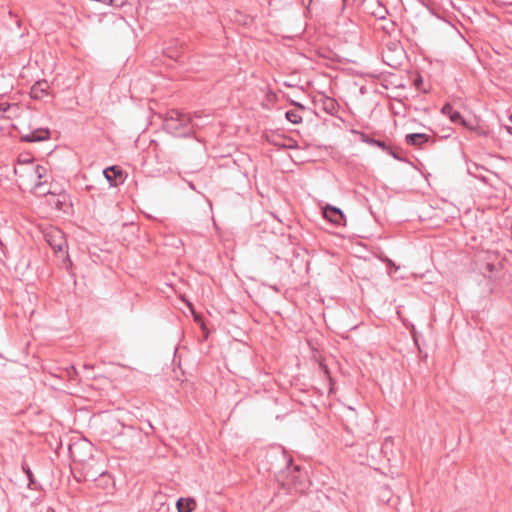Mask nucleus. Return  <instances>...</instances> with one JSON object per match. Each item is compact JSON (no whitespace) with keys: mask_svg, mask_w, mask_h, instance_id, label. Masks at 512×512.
Listing matches in <instances>:
<instances>
[{"mask_svg":"<svg viewBox=\"0 0 512 512\" xmlns=\"http://www.w3.org/2000/svg\"><path fill=\"white\" fill-rule=\"evenodd\" d=\"M163 126L168 133L176 137H186L194 131L192 115L176 109L167 112Z\"/></svg>","mask_w":512,"mask_h":512,"instance_id":"obj_1","label":"nucleus"},{"mask_svg":"<svg viewBox=\"0 0 512 512\" xmlns=\"http://www.w3.org/2000/svg\"><path fill=\"white\" fill-rule=\"evenodd\" d=\"M282 458L285 461L286 469L279 472L277 481L290 494L302 492L305 473L302 472L299 465H293L292 459L288 458L284 452L282 453Z\"/></svg>","mask_w":512,"mask_h":512,"instance_id":"obj_2","label":"nucleus"},{"mask_svg":"<svg viewBox=\"0 0 512 512\" xmlns=\"http://www.w3.org/2000/svg\"><path fill=\"white\" fill-rule=\"evenodd\" d=\"M93 452L94 446L86 439L77 440L69 444L68 447V453L72 461L81 465L83 469L91 466V462H95Z\"/></svg>","mask_w":512,"mask_h":512,"instance_id":"obj_3","label":"nucleus"},{"mask_svg":"<svg viewBox=\"0 0 512 512\" xmlns=\"http://www.w3.org/2000/svg\"><path fill=\"white\" fill-rule=\"evenodd\" d=\"M143 434L140 428L134 426H124L121 433L116 437V442L124 451H130L138 448L142 443Z\"/></svg>","mask_w":512,"mask_h":512,"instance_id":"obj_4","label":"nucleus"},{"mask_svg":"<svg viewBox=\"0 0 512 512\" xmlns=\"http://www.w3.org/2000/svg\"><path fill=\"white\" fill-rule=\"evenodd\" d=\"M44 237L49 246L57 253L62 252L67 246L63 232L58 228H49L45 231Z\"/></svg>","mask_w":512,"mask_h":512,"instance_id":"obj_5","label":"nucleus"},{"mask_svg":"<svg viewBox=\"0 0 512 512\" xmlns=\"http://www.w3.org/2000/svg\"><path fill=\"white\" fill-rule=\"evenodd\" d=\"M313 104L317 110L323 111L329 115H334L338 112L339 104L334 98L328 97L324 94H319L313 100Z\"/></svg>","mask_w":512,"mask_h":512,"instance_id":"obj_6","label":"nucleus"},{"mask_svg":"<svg viewBox=\"0 0 512 512\" xmlns=\"http://www.w3.org/2000/svg\"><path fill=\"white\" fill-rule=\"evenodd\" d=\"M51 132L49 128H33L27 132H20V140L22 142H41L50 139Z\"/></svg>","mask_w":512,"mask_h":512,"instance_id":"obj_7","label":"nucleus"},{"mask_svg":"<svg viewBox=\"0 0 512 512\" xmlns=\"http://www.w3.org/2000/svg\"><path fill=\"white\" fill-rule=\"evenodd\" d=\"M103 174L110 186L115 187L125 180L124 172L119 166H110L104 169Z\"/></svg>","mask_w":512,"mask_h":512,"instance_id":"obj_8","label":"nucleus"},{"mask_svg":"<svg viewBox=\"0 0 512 512\" xmlns=\"http://www.w3.org/2000/svg\"><path fill=\"white\" fill-rule=\"evenodd\" d=\"M323 215L328 221H330L336 226H342L345 223V215L337 207H333L330 205L326 206L323 209Z\"/></svg>","mask_w":512,"mask_h":512,"instance_id":"obj_9","label":"nucleus"},{"mask_svg":"<svg viewBox=\"0 0 512 512\" xmlns=\"http://www.w3.org/2000/svg\"><path fill=\"white\" fill-rule=\"evenodd\" d=\"M50 86L46 80L37 81L30 90V95L33 99L42 100L48 95Z\"/></svg>","mask_w":512,"mask_h":512,"instance_id":"obj_10","label":"nucleus"},{"mask_svg":"<svg viewBox=\"0 0 512 512\" xmlns=\"http://www.w3.org/2000/svg\"><path fill=\"white\" fill-rule=\"evenodd\" d=\"M441 112L443 115H446L449 117V119L453 122V123H459L461 124L462 126L466 127L467 126V122L466 120L462 117L461 113L454 110L453 109V106L450 104V103H446L443 105L442 109H441Z\"/></svg>","mask_w":512,"mask_h":512,"instance_id":"obj_11","label":"nucleus"},{"mask_svg":"<svg viewBox=\"0 0 512 512\" xmlns=\"http://www.w3.org/2000/svg\"><path fill=\"white\" fill-rule=\"evenodd\" d=\"M430 141V136L425 133H410L405 137V142L410 146L422 147L424 143Z\"/></svg>","mask_w":512,"mask_h":512,"instance_id":"obj_12","label":"nucleus"},{"mask_svg":"<svg viewBox=\"0 0 512 512\" xmlns=\"http://www.w3.org/2000/svg\"><path fill=\"white\" fill-rule=\"evenodd\" d=\"M83 480L84 481H95L98 476L104 475V470L100 468H95V462H91V466H87L86 469H83Z\"/></svg>","mask_w":512,"mask_h":512,"instance_id":"obj_13","label":"nucleus"},{"mask_svg":"<svg viewBox=\"0 0 512 512\" xmlns=\"http://www.w3.org/2000/svg\"><path fill=\"white\" fill-rule=\"evenodd\" d=\"M196 507V502L193 498H180L177 500L176 508L178 512H192Z\"/></svg>","mask_w":512,"mask_h":512,"instance_id":"obj_14","label":"nucleus"},{"mask_svg":"<svg viewBox=\"0 0 512 512\" xmlns=\"http://www.w3.org/2000/svg\"><path fill=\"white\" fill-rule=\"evenodd\" d=\"M66 194L64 191H56V196H52V199L49 200V203L53 205L57 210H64L66 205Z\"/></svg>","mask_w":512,"mask_h":512,"instance_id":"obj_15","label":"nucleus"},{"mask_svg":"<svg viewBox=\"0 0 512 512\" xmlns=\"http://www.w3.org/2000/svg\"><path fill=\"white\" fill-rule=\"evenodd\" d=\"M46 181H37L33 187V191L38 196H56V190L52 191L45 188Z\"/></svg>","mask_w":512,"mask_h":512,"instance_id":"obj_16","label":"nucleus"},{"mask_svg":"<svg viewBox=\"0 0 512 512\" xmlns=\"http://www.w3.org/2000/svg\"><path fill=\"white\" fill-rule=\"evenodd\" d=\"M286 119L293 123V124H299L302 122V117L295 111V110H289L285 113Z\"/></svg>","mask_w":512,"mask_h":512,"instance_id":"obj_17","label":"nucleus"},{"mask_svg":"<svg viewBox=\"0 0 512 512\" xmlns=\"http://www.w3.org/2000/svg\"><path fill=\"white\" fill-rule=\"evenodd\" d=\"M18 108L19 107L17 104H10L7 102L0 103V117L2 116L3 113L8 112L12 109L18 110Z\"/></svg>","mask_w":512,"mask_h":512,"instance_id":"obj_18","label":"nucleus"},{"mask_svg":"<svg viewBox=\"0 0 512 512\" xmlns=\"http://www.w3.org/2000/svg\"><path fill=\"white\" fill-rule=\"evenodd\" d=\"M382 29L386 34L392 35L396 31L397 25L395 22L389 21L387 24L382 26Z\"/></svg>","mask_w":512,"mask_h":512,"instance_id":"obj_19","label":"nucleus"},{"mask_svg":"<svg viewBox=\"0 0 512 512\" xmlns=\"http://www.w3.org/2000/svg\"><path fill=\"white\" fill-rule=\"evenodd\" d=\"M34 172L38 178V181H41V179L45 177L47 170L42 165H36L34 168Z\"/></svg>","mask_w":512,"mask_h":512,"instance_id":"obj_20","label":"nucleus"},{"mask_svg":"<svg viewBox=\"0 0 512 512\" xmlns=\"http://www.w3.org/2000/svg\"><path fill=\"white\" fill-rule=\"evenodd\" d=\"M375 146L379 147L380 149H382L383 151L387 152L388 150H391V146L388 145L385 141L383 140H378L376 139L375 141Z\"/></svg>","mask_w":512,"mask_h":512,"instance_id":"obj_21","label":"nucleus"},{"mask_svg":"<svg viewBox=\"0 0 512 512\" xmlns=\"http://www.w3.org/2000/svg\"><path fill=\"white\" fill-rule=\"evenodd\" d=\"M22 469L29 479V485H31V483L33 482V473L31 469L29 468V466L24 464L22 465Z\"/></svg>","mask_w":512,"mask_h":512,"instance_id":"obj_22","label":"nucleus"},{"mask_svg":"<svg viewBox=\"0 0 512 512\" xmlns=\"http://www.w3.org/2000/svg\"><path fill=\"white\" fill-rule=\"evenodd\" d=\"M361 135V140L367 144H370V145H374L375 144V141L376 139L364 134V133H360Z\"/></svg>","mask_w":512,"mask_h":512,"instance_id":"obj_23","label":"nucleus"},{"mask_svg":"<svg viewBox=\"0 0 512 512\" xmlns=\"http://www.w3.org/2000/svg\"><path fill=\"white\" fill-rule=\"evenodd\" d=\"M127 0H108V5L114 6V7H122Z\"/></svg>","mask_w":512,"mask_h":512,"instance_id":"obj_24","label":"nucleus"},{"mask_svg":"<svg viewBox=\"0 0 512 512\" xmlns=\"http://www.w3.org/2000/svg\"><path fill=\"white\" fill-rule=\"evenodd\" d=\"M73 473H74V478H75L78 482H82V481H84V480H83V470H82V469H81L80 471H78V472H74V471H73Z\"/></svg>","mask_w":512,"mask_h":512,"instance_id":"obj_25","label":"nucleus"},{"mask_svg":"<svg viewBox=\"0 0 512 512\" xmlns=\"http://www.w3.org/2000/svg\"><path fill=\"white\" fill-rule=\"evenodd\" d=\"M388 154H390L391 156H393L395 159L397 160H400L402 161L403 159L399 156V154L393 149V147L391 146V150H388L387 151Z\"/></svg>","mask_w":512,"mask_h":512,"instance_id":"obj_26","label":"nucleus"},{"mask_svg":"<svg viewBox=\"0 0 512 512\" xmlns=\"http://www.w3.org/2000/svg\"><path fill=\"white\" fill-rule=\"evenodd\" d=\"M67 373L70 377H73L74 375L77 374V371L74 366H70L69 368H67Z\"/></svg>","mask_w":512,"mask_h":512,"instance_id":"obj_27","label":"nucleus"},{"mask_svg":"<svg viewBox=\"0 0 512 512\" xmlns=\"http://www.w3.org/2000/svg\"><path fill=\"white\" fill-rule=\"evenodd\" d=\"M292 104H293V105H295V106H296V107H298V108H301V109H303V108H304V106H303V105H301L300 103L292 102Z\"/></svg>","mask_w":512,"mask_h":512,"instance_id":"obj_28","label":"nucleus"},{"mask_svg":"<svg viewBox=\"0 0 512 512\" xmlns=\"http://www.w3.org/2000/svg\"><path fill=\"white\" fill-rule=\"evenodd\" d=\"M507 131H508L509 134L512 135V127H507Z\"/></svg>","mask_w":512,"mask_h":512,"instance_id":"obj_29","label":"nucleus"},{"mask_svg":"<svg viewBox=\"0 0 512 512\" xmlns=\"http://www.w3.org/2000/svg\"><path fill=\"white\" fill-rule=\"evenodd\" d=\"M388 263H389V265H391V266H394V267H395V264L392 262V260H389V262H388Z\"/></svg>","mask_w":512,"mask_h":512,"instance_id":"obj_30","label":"nucleus"},{"mask_svg":"<svg viewBox=\"0 0 512 512\" xmlns=\"http://www.w3.org/2000/svg\"><path fill=\"white\" fill-rule=\"evenodd\" d=\"M148 424H149L150 430H153L154 429L153 426L150 423H148Z\"/></svg>","mask_w":512,"mask_h":512,"instance_id":"obj_31","label":"nucleus"},{"mask_svg":"<svg viewBox=\"0 0 512 512\" xmlns=\"http://www.w3.org/2000/svg\"><path fill=\"white\" fill-rule=\"evenodd\" d=\"M168 56H169L170 58H174V55H173V54H168Z\"/></svg>","mask_w":512,"mask_h":512,"instance_id":"obj_32","label":"nucleus"}]
</instances>
